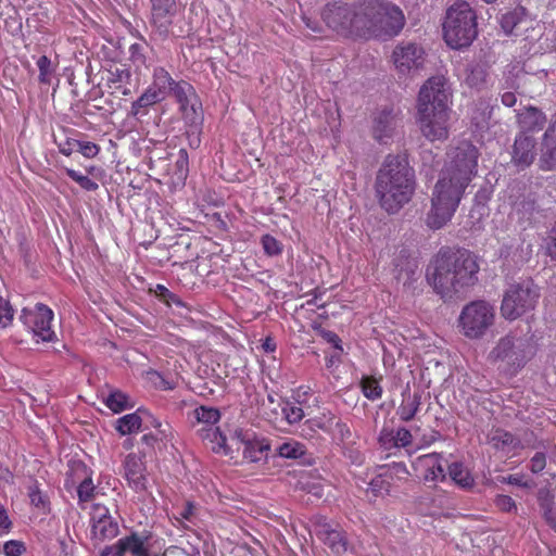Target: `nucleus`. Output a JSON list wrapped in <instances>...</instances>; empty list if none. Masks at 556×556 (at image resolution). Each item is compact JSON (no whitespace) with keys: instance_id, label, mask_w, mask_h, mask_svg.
<instances>
[{"instance_id":"nucleus-1","label":"nucleus","mask_w":556,"mask_h":556,"mask_svg":"<svg viewBox=\"0 0 556 556\" xmlns=\"http://www.w3.org/2000/svg\"><path fill=\"white\" fill-rule=\"evenodd\" d=\"M448 161L435 184L427 225L442 228L456 211L465 188L477 174L479 151L471 142L463 141L447 154Z\"/></svg>"},{"instance_id":"nucleus-2","label":"nucleus","mask_w":556,"mask_h":556,"mask_svg":"<svg viewBox=\"0 0 556 556\" xmlns=\"http://www.w3.org/2000/svg\"><path fill=\"white\" fill-rule=\"evenodd\" d=\"M479 266L469 251L442 248L428 269L427 279L442 299H452L478 280Z\"/></svg>"},{"instance_id":"nucleus-3","label":"nucleus","mask_w":556,"mask_h":556,"mask_svg":"<svg viewBox=\"0 0 556 556\" xmlns=\"http://www.w3.org/2000/svg\"><path fill=\"white\" fill-rule=\"evenodd\" d=\"M415 169L406 154H388L376 174L375 193L382 210L395 214L413 198Z\"/></svg>"},{"instance_id":"nucleus-4","label":"nucleus","mask_w":556,"mask_h":556,"mask_svg":"<svg viewBox=\"0 0 556 556\" xmlns=\"http://www.w3.org/2000/svg\"><path fill=\"white\" fill-rule=\"evenodd\" d=\"M448 99L443 77H431L418 96V114L422 135L431 140H444L448 136Z\"/></svg>"},{"instance_id":"nucleus-5","label":"nucleus","mask_w":556,"mask_h":556,"mask_svg":"<svg viewBox=\"0 0 556 556\" xmlns=\"http://www.w3.org/2000/svg\"><path fill=\"white\" fill-rule=\"evenodd\" d=\"M445 42L453 49L471 45L478 35L477 15L466 1H456L451 5L443 23Z\"/></svg>"},{"instance_id":"nucleus-6","label":"nucleus","mask_w":556,"mask_h":556,"mask_svg":"<svg viewBox=\"0 0 556 556\" xmlns=\"http://www.w3.org/2000/svg\"><path fill=\"white\" fill-rule=\"evenodd\" d=\"M540 298V288L531 278H520L507 283L503 293L501 314L515 320L534 309Z\"/></svg>"},{"instance_id":"nucleus-7","label":"nucleus","mask_w":556,"mask_h":556,"mask_svg":"<svg viewBox=\"0 0 556 556\" xmlns=\"http://www.w3.org/2000/svg\"><path fill=\"white\" fill-rule=\"evenodd\" d=\"M495 309L483 300L466 304L458 317V327L463 336L477 340L483 338L494 325Z\"/></svg>"},{"instance_id":"nucleus-8","label":"nucleus","mask_w":556,"mask_h":556,"mask_svg":"<svg viewBox=\"0 0 556 556\" xmlns=\"http://www.w3.org/2000/svg\"><path fill=\"white\" fill-rule=\"evenodd\" d=\"M320 16L327 27L338 35L356 37L355 3L343 0L329 1L321 9Z\"/></svg>"},{"instance_id":"nucleus-9","label":"nucleus","mask_w":556,"mask_h":556,"mask_svg":"<svg viewBox=\"0 0 556 556\" xmlns=\"http://www.w3.org/2000/svg\"><path fill=\"white\" fill-rule=\"evenodd\" d=\"M150 3L151 38L163 41L169 36L176 35L174 29L178 16L176 0H150Z\"/></svg>"},{"instance_id":"nucleus-10","label":"nucleus","mask_w":556,"mask_h":556,"mask_svg":"<svg viewBox=\"0 0 556 556\" xmlns=\"http://www.w3.org/2000/svg\"><path fill=\"white\" fill-rule=\"evenodd\" d=\"M529 344L522 338L506 336L502 338L491 351L490 357L493 361H501L513 367L515 370L522 368L528 359L527 349Z\"/></svg>"},{"instance_id":"nucleus-11","label":"nucleus","mask_w":556,"mask_h":556,"mask_svg":"<svg viewBox=\"0 0 556 556\" xmlns=\"http://www.w3.org/2000/svg\"><path fill=\"white\" fill-rule=\"evenodd\" d=\"M384 0H361L356 7V37H375L381 14H386Z\"/></svg>"},{"instance_id":"nucleus-12","label":"nucleus","mask_w":556,"mask_h":556,"mask_svg":"<svg viewBox=\"0 0 556 556\" xmlns=\"http://www.w3.org/2000/svg\"><path fill=\"white\" fill-rule=\"evenodd\" d=\"M53 312L45 304L38 303L35 308H24L21 320L31 330L34 336L43 342H51L55 339L54 331L51 330V320Z\"/></svg>"},{"instance_id":"nucleus-13","label":"nucleus","mask_w":556,"mask_h":556,"mask_svg":"<svg viewBox=\"0 0 556 556\" xmlns=\"http://www.w3.org/2000/svg\"><path fill=\"white\" fill-rule=\"evenodd\" d=\"M153 533L143 529L141 531H130L128 535L119 539L113 545L122 556L126 553L131 554V556H160L150 552L153 546Z\"/></svg>"},{"instance_id":"nucleus-14","label":"nucleus","mask_w":556,"mask_h":556,"mask_svg":"<svg viewBox=\"0 0 556 556\" xmlns=\"http://www.w3.org/2000/svg\"><path fill=\"white\" fill-rule=\"evenodd\" d=\"M317 538L330 549L336 556H343L353 553L345 531L339 528H332L326 520L318 522L315 527Z\"/></svg>"},{"instance_id":"nucleus-15","label":"nucleus","mask_w":556,"mask_h":556,"mask_svg":"<svg viewBox=\"0 0 556 556\" xmlns=\"http://www.w3.org/2000/svg\"><path fill=\"white\" fill-rule=\"evenodd\" d=\"M424 54L422 48L418 45L401 42L394 48L392 58L396 70L405 75L422 66Z\"/></svg>"},{"instance_id":"nucleus-16","label":"nucleus","mask_w":556,"mask_h":556,"mask_svg":"<svg viewBox=\"0 0 556 556\" xmlns=\"http://www.w3.org/2000/svg\"><path fill=\"white\" fill-rule=\"evenodd\" d=\"M91 521V541L94 545L113 540L119 533V526L116 518L111 516L106 508L94 514Z\"/></svg>"},{"instance_id":"nucleus-17","label":"nucleus","mask_w":556,"mask_h":556,"mask_svg":"<svg viewBox=\"0 0 556 556\" xmlns=\"http://www.w3.org/2000/svg\"><path fill=\"white\" fill-rule=\"evenodd\" d=\"M383 7L386 14H381L379 18L381 23L377 25V34H375V37L396 36L405 25V16L402 10L390 1L384 0Z\"/></svg>"},{"instance_id":"nucleus-18","label":"nucleus","mask_w":556,"mask_h":556,"mask_svg":"<svg viewBox=\"0 0 556 556\" xmlns=\"http://www.w3.org/2000/svg\"><path fill=\"white\" fill-rule=\"evenodd\" d=\"M539 166L543 170L556 168V113L552 116L541 142Z\"/></svg>"},{"instance_id":"nucleus-19","label":"nucleus","mask_w":556,"mask_h":556,"mask_svg":"<svg viewBox=\"0 0 556 556\" xmlns=\"http://www.w3.org/2000/svg\"><path fill=\"white\" fill-rule=\"evenodd\" d=\"M536 154V139L533 136L518 134L513 146V163L518 167L526 168L533 163Z\"/></svg>"},{"instance_id":"nucleus-20","label":"nucleus","mask_w":556,"mask_h":556,"mask_svg":"<svg viewBox=\"0 0 556 556\" xmlns=\"http://www.w3.org/2000/svg\"><path fill=\"white\" fill-rule=\"evenodd\" d=\"M393 274L404 286H409L415 279L418 270V261L413 257L407 249H401L394 256Z\"/></svg>"},{"instance_id":"nucleus-21","label":"nucleus","mask_w":556,"mask_h":556,"mask_svg":"<svg viewBox=\"0 0 556 556\" xmlns=\"http://www.w3.org/2000/svg\"><path fill=\"white\" fill-rule=\"evenodd\" d=\"M124 469L125 478L132 490L137 493L147 491L146 465L140 456L136 454L127 455Z\"/></svg>"},{"instance_id":"nucleus-22","label":"nucleus","mask_w":556,"mask_h":556,"mask_svg":"<svg viewBox=\"0 0 556 556\" xmlns=\"http://www.w3.org/2000/svg\"><path fill=\"white\" fill-rule=\"evenodd\" d=\"M519 134L526 136H533L534 132L541 131L547 122L545 113L541 110L529 106L517 115Z\"/></svg>"},{"instance_id":"nucleus-23","label":"nucleus","mask_w":556,"mask_h":556,"mask_svg":"<svg viewBox=\"0 0 556 556\" xmlns=\"http://www.w3.org/2000/svg\"><path fill=\"white\" fill-rule=\"evenodd\" d=\"M417 466L422 469L425 482H437L445 480V471L441 464V455L438 453L427 454L418 457Z\"/></svg>"},{"instance_id":"nucleus-24","label":"nucleus","mask_w":556,"mask_h":556,"mask_svg":"<svg viewBox=\"0 0 556 556\" xmlns=\"http://www.w3.org/2000/svg\"><path fill=\"white\" fill-rule=\"evenodd\" d=\"M403 400L400 406L396 409V415L400 417L402 421H409L414 419L416 416L419 406L421 404V392L414 391L410 392L409 387L402 393Z\"/></svg>"},{"instance_id":"nucleus-25","label":"nucleus","mask_w":556,"mask_h":556,"mask_svg":"<svg viewBox=\"0 0 556 556\" xmlns=\"http://www.w3.org/2000/svg\"><path fill=\"white\" fill-rule=\"evenodd\" d=\"M397 121L393 110L384 109L376 117L374 122V137L383 142L384 138H390L396 127Z\"/></svg>"},{"instance_id":"nucleus-26","label":"nucleus","mask_w":556,"mask_h":556,"mask_svg":"<svg viewBox=\"0 0 556 556\" xmlns=\"http://www.w3.org/2000/svg\"><path fill=\"white\" fill-rule=\"evenodd\" d=\"M177 83L167 71L163 67H157L154 70L153 83L149 88L154 89L156 93H160V98L164 100L168 94H172Z\"/></svg>"},{"instance_id":"nucleus-27","label":"nucleus","mask_w":556,"mask_h":556,"mask_svg":"<svg viewBox=\"0 0 556 556\" xmlns=\"http://www.w3.org/2000/svg\"><path fill=\"white\" fill-rule=\"evenodd\" d=\"M162 101L163 99L160 98V93H156L154 89L147 88L146 91L132 102L130 114L136 118H140L148 114L150 106Z\"/></svg>"},{"instance_id":"nucleus-28","label":"nucleus","mask_w":556,"mask_h":556,"mask_svg":"<svg viewBox=\"0 0 556 556\" xmlns=\"http://www.w3.org/2000/svg\"><path fill=\"white\" fill-rule=\"evenodd\" d=\"M490 442L496 450L510 447L511 450L523 448L525 445L511 432L497 428L490 434Z\"/></svg>"},{"instance_id":"nucleus-29","label":"nucleus","mask_w":556,"mask_h":556,"mask_svg":"<svg viewBox=\"0 0 556 556\" xmlns=\"http://www.w3.org/2000/svg\"><path fill=\"white\" fill-rule=\"evenodd\" d=\"M538 208L536 199L530 193L515 202L513 214L518 217L519 222H530Z\"/></svg>"},{"instance_id":"nucleus-30","label":"nucleus","mask_w":556,"mask_h":556,"mask_svg":"<svg viewBox=\"0 0 556 556\" xmlns=\"http://www.w3.org/2000/svg\"><path fill=\"white\" fill-rule=\"evenodd\" d=\"M538 504L545 521L554 528L556 523V517L554 515V494L546 489H540L538 492Z\"/></svg>"},{"instance_id":"nucleus-31","label":"nucleus","mask_w":556,"mask_h":556,"mask_svg":"<svg viewBox=\"0 0 556 556\" xmlns=\"http://www.w3.org/2000/svg\"><path fill=\"white\" fill-rule=\"evenodd\" d=\"M277 455L287 459H301L302 463L306 462V448L298 441H287L276 448Z\"/></svg>"},{"instance_id":"nucleus-32","label":"nucleus","mask_w":556,"mask_h":556,"mask_svg":"<svg viewBox=\"0 0 556 556\" xmlns=\"http://www.w3.org/2000/svg\"><path fill=\"white\" fill-rule=\"evenodd\" d=\"M270 445L265 440H258L253 437L249 443L244 444L243 456L244 458L256 463L260 462L263 457H266Z\"/></svg>"},{"instance_id":"nucleus-33","label":"nucleus","mask_w":556,"mask_h":556,"mask_svg":"<svg viewBox=\"0 0 556 556\" xmlns=\"http://www.w3.org/2000/svg\"><path fill=\"white\" fill-rule=\"evenodd\" d=\"M448 476L455 484L464 490H469L473 486L475 480L462 463H452L448 466Z\"/></svg>"},{"instance_id":"nucleus-34","label":"nucleus","mask_w":556,"mask_h":556,"mask_svg":"<svg viewBox=\"0 0 556 556\" xmlns=\"http://www.w3.org/2000/svg\"><path fill=\"white\" fill-rule=\"evenodd\" d=\"M176 101L179 103V110L193 103L199 97L195 93L194 88L187 81L180 80L175 85V89L172 91Z\"/></svg>"},{"instance_id":"nucleus-35","label":"nucleus","mask_w":556,"mask_h":556,"mask_svg":"<svg viewBox=\"0 0 556 556\" xmlns=\"http://www.w3.org/2000/svg\"><path fill=\"white\" fill-rule=\"evenodd\" d=\"M148 43L144 41L142 43H132L129 49V58L128 60L131 62V64L135 66V72L140 74L142 68H148Z\"/></svg>"},{"instance_id":"nucleus-36","label":"nucleus","mask_w":556,"mask_h":556,"mask_svg":"<svg viewBox=\"0 0 556 556\" xmlns=\"http://www.w3.org/2000/svg\"><path fill=\"white\" fill-rule=\"evenodd\" d=\"M180 112L187 127H202L204 117L202 103L199 98L193 103L181 109Z\"/></svg>"},{"instance_id":"nucleus-37","label":"nucleus","mask_w":556,"mask_h":556,"mask_svg":"<svg viewBox=\"0 0 556 556\" xmlns=\"http://www.w3.org/2000/svg\"><path fill=\"white\" fill-rule=\"evenodd\" d=\"M141 413L138 410L132 414L125 415L117 419L116 430L122 434H130L138 431L142 424Z\"/></svg>"},{"instance_id":"nucleus-38","label":"nucleus","mask_w":556,"mask_h":556,"mask_svg":"<svg viewBox=\"0 0 556 556\" xmlns=\"http://www.w3.org/2000/svg\"><path fill=\"white\" fill-rule=\"evenodd\" d=\"M491 114L492 110L486 103L480 102L477 104L471 115V123L477 130L482 131L489 128Z\"/></svg>"},{"instance_id":"nucleus-39","label":"nucleus","mask_w":556,"mask_h":556,"mask_svg":"<svg viewBox=\"0 0 556 556\" xmlns=\"http://www.w3.org/2000/svg\"><path fill=\"white\" fill-rule=\"evenodd\" d=\"M486 70L480 64L470 65L467 68L466 84L476 89H481L486 83Z\"/></svg>"},{"instance_id":"nucleus-40","label":"nucleus","mask_w":556,"mask_h":556,"mask_svg":"<svg viewBox=\"0 0 556 556\" xmlns=\"http://www.w3.org/2000/svg\"><path fill=\"white\" fill-rule=\"evenodd\" d=\"M105 405L116 414L132 407V405L129 404L128 395L119 390L112 391L108 395Z\"/></svg>"},{"instance_id":"nucleus-41","label":"nucleus","mask_w":556,"mask_h":556,"mask_svg":"<svg viewBox=\"0 0 556 556\" xmlns=\"http://www.w3.org/2000/svg\"><path fill=\"white\" fill-rule=\"evenodd\" d=\"M362 391L368 400L375 401L381 397L382 388L379 386L378 380L372 376H365L361 381Z\"/></svg>"},{"instance_id":"nucleus-42","label":"nucleus","mask_w":556,"mask_h":556,"mask_svg":"<svg viewBox=\"0 0 556 556\" xmlns=\"http://www.w3.org/2000/svg\"><path fill=\"white\" fill-rule=\"evenodd\" d=\"M193 416L198 422L214 425L220 418V413L215 407L200 406L193 410Z\"/></svg>"},{"instance_id":"nucleus-43","label":"nucleus","mask_w":556,"mask_h":556,"mask_svg":"<svg viewBox=\"0 0 556 556\" xmlns=\"http://www.w3.org/2000/svg\"><path fill=\"white\" fill-rule=\"evenodd\" d=\"M189 173V157L186 149H180L178 151V156L175 163L174 175L177 177L178 181L184 182Z\"/></svg>"},{"instance_id":"nucleus-44","label":"nucleus","mask_w":556,"mask_h":556,"mask_svg":"<svg viewBox=\"0 0 556 556\" xmlns=\"http://www.w3.org/2000/svg\"><path fill=\"white\" fill-rule=\"evenodd\" d=\"M543 249L545 254L556 262V222L546 231L543 239Z\"/></svg>"},{"instance_id":"nucleus-45","label":"nucleus","mask_w":556,"mask_h":556,"mask_svg":"<svg viewBox=\"0 0 556 556\" xmlns=\"http://www.w3.org/2000/svg\"><path fill=\"white\" fill-rule=\"evenodd\" d=\"M111 77L110 81L115 85L116 89H122L123 85H130L131 73L129 68L123 65L122 67H116L113 71H110Z\"/></svg>"},{"instance_id":"nucleus-46","label":"nucleus","mask_w":556,"mask_h":556,"mask_svg":"<svg viewBox=\"0 0 556 556\" xmlns=\"http://www.w3.org/2000/svg\"><path fill=\"white\" fill-rule=\"evenodd\" d=\"M65 172L71 179L87 191H94L99 188V185L94 180L90 179L88 176L81 175L73 168H66Z\"/></svg>"},{"instance_id":"nucleus-47","label":"nucleus","mask_w":556,"mask_h":556,"mask_svg":"<svg viewBox=\"0 0 556 556\" xmlns=\"http://www.w3.org/2000/svg\"><path fill=\"white\" fill-rule=\"evenodd\" d=\"M37 66L39 70V81L41 84L49 85L51 83V76L53 74L51 60L47 55H41L37 61Z\"/></svg>"},{"instance_id":"nucleus-48","label":"nucleus","mask_w":556,"mask_h":556,"mask_svg":"<svg viewBox=\"0 0 556 556\" xmlns=\"http://www.w3.org/2000/svg\"><path fill=\"white\" fill-rule=\"evenodd\" d=\"M96 486L90 477L85 478L77 488V495L80 503L90 502L94 497Z\"/></svg>"},{"instance_id":"nucleus-49","label":"nucleus","mask_w":556,"mask_h":556,"mask_svg":"<svg viewBox=\"0 0 556 556\" xmlns=\"http://www.w3.org/2000/svg\"><path fill=\"white\" fill-rule=\"evenodd\" d=\"M282 414L289 424H296L304 417V412L301 406L287 402L282 407Z\"/></svg>"},{"instance_id":"nucleus-50","label":"nucleus","mask_w":556,"mask_h":556,"mask_svg":"<svg viewBox=\"0 0 556 556\" xmlns=\"http://www.w3.org/2000/svg\"><path fill=\"white\" fill-rule=\"evenodd\" d=\"M28 496L30 500L31 505H34L37 508L46 509L47 507V497L46 495L39 490L37 482L29 485L28 488Z\"/></svg>"},{"instance_id":"nucleus-51","label":"nucleus","mask_w":556,"mask_h":556,"mask_svg":"<svg viewBox=\"0 0 556 556\" xmlns=\"http://www.w3.org/2000/svg\"><path fill=\"white\" fill-rule=\"evenodd\" d=\"M262 245L265 253L269 256L279 255L282 251L280 242L270 235L262 237Z\"/></svg>"},{"instance_id":"nucleus-52","label":"nucleus","mask_w":556,"mask_h":556,"mask_svg":"<svg viewBox=\"0 0 556 556\" xmlns=\"http://www.w3.org/2000/svg\"><path fill=\"white\" fill-rule=\"evenodd\" d=\"M494 504L501 511L517 513V505H516L515 501L508 495H504V494L496 495V497L494 500Z\"/></svg>"},{"instance_id":"nucleus-53","label":"nucleus","mask_w":556,"mask_h":556,"mask_svg":"<svg viewBox=\"0 0 556 556\" xmlns=\"http://www.w3.org/2000/svg\"><path fill=\"white\" fill-rule=\"evenodd\" d=\"M379 443L386 450L396 447L395 443V431L391 428L383 427L379 434Z\"/></svg>"},{"instance_id":"nucleus-54","label":"nucleus","mask_w":556,"mask_h":556,"mask_svg":"<svg viewBox=\"0 0 556 556\" xmlns=\"http://www.w3.org/2000/svg\"><path fill=\"white\" fill-rule=\"evenodd\" d=\"M155 293H156V296L160 300L164 301L167 305H170L172 303L177 304V305H182L179 298L162 285L156 286Z\"/></svg>"},{"instance_id":"nucleus-55","label":"nucleus","mask_w":556,"mask_h":556,"mask_svg":"<svg viewBox=\"0 0 556 556\" xmlns=\"http://www.w3.org/2000/svg\"><path fill=\"white\" fill-rule=\"evenodd\" d=\"M76 149L88 159H92L100 152V147L93 142L77 140Z\"/></svg>"},{"instance_id":"nucleus-56","label":"nucleus","mask_w":556,"mask_h":556,"mask_svg":"<svg viewBox=\"0 0 556 556\" xmlns=\"http://www.w3.org/2000/svg\"><path fill=\"white\" fill-rule=\"evenodd\" d=\"M14 311L9 301L0 298V326L7 327L13 319Z\"/></svg>"},{"instance_id":"nucleus-57","label":"nucleus","mask_w":556,"mask_h":556,"mask_svg":"<svg viewBox=\"0 0 556 556\" xmlns=\"http://www.w3.org/2000/svg\"><path fill=\"white\" fill-rule=\"evenodd\" d=\"M518 16L516 13L508 12L501 17V27L506 34H511L518 24Z\"/></svg>"},{"instance_id":"nucleus-58","label":"nucleus","mask_w":556,"mask_h":556,"mask_svg":"<svg viewBox=\"0 0 556 556\" xmlns=\"http://www.w3.org/2000/svg\"><path fill=\"white\" fill-rule=\"evenodd\" d=\"M5 556H21L25 552V545L21 541H9L3 545Z\"/></svg>"},{"instance_id":"nucleus-59","label":"nucleus","mask_w":556,"mask_h":556,"mask_svg":"<svg viewBox=\"0 0 556 556\" xmlns=\"http://www.w3.org/2000/svg\"><path fill=\"white\" fill-rule=\"evenodd\" d=\"M546 466V455L543 452H536L530 459V470L533 473H540Z\"/></svg>"},{"instance_id":"nucleus-60","label":"nucleus","mask_w":556,"mask_h":556,"mask_svg":"<svg viewBox=\"0 0 556 556\" xmlns=\"http://www.w3.org/2000/svg\"><path fill=\"white\" fill-rule=\"evenodd\" d=\"M412 433L406 428H399L395 431L396 447H406L412 443Z\"/></svg>"},{"instance_id":"nucleus-61","label":"nucleus","mask_w":556,"mask_h":556,"mask_svg":"<svg viewBox=\"0 0 556 556\" xmlns=\"http://www.w3.org/2000/svg\"><path fill=\"white\" fill-rule=\"evenodd\" d=\"M201 131H202V127H187L186 136L188 138L189 147L191 149H198L200 147Z\"/></svg>"},{"instance_id":"nucleus-62","label":"nucleus","mask_w":556,"mask_h":556,"mask_svg":"<svg viewBox=\"0 0 556 556\" xmlns=\"http://www.w3.org/2000/svg\"><path fill=\"white\" fill-rule=\"evenodd\" d=\"M54 142L58 144L59 151L62 154L70 156L76 149L77 139L65 138L63 141H58L56 137H54Z\"/></svg>"},{"instance_id":"nucleus-63","label":"nucleus","mask_w":556,"mask_h":556,"mask_svg":"<svg viewBox=\"0 0 556 556\" xmlns=\"http://www.w3.org/2000/svg\"><path fill=\"white\" fill-rule=\"evenodd\" d=\"M336 430L342 442L348 443L352 440V431L346 422L338 421L336 424Z\"/></svg>"},{"instance_id":"nucleus-64","label":"nucleus","mask_w":556,"mask_h":556,"mask_svg":"<svg viewBox=\"0 0 556 556\" xmlns=\"http://www.w3.org/2000/svg\"><path fill=\"white\" fill-rule=\"evenodd\" d=\"M370 489L374 493H381L382 490L389 491V484L381 477H377L371 480Z\"/></svg>"}]
</instances>
